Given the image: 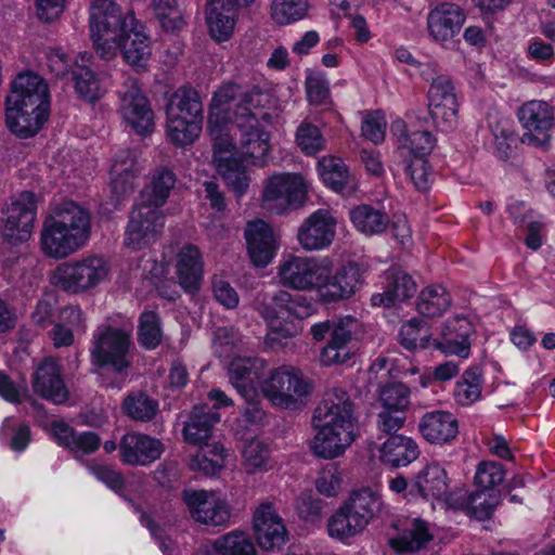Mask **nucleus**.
I'll return each mask as SVG.
<instances>
[{"instance_id":"23","label":"nucleus","mask_w":555,"mask_h":555,"mask_svg":"<svg viewBox=\"0 0 555 555\" xmlns=\"http://www.w3.org/2000/svg\"><path fill=\"white\" fill-rule=\"evenodd\" d=\"M364 283L363 268L353 261L344 263L333 273L332 261L328 259V275L320 291V300L326 304L348 299Z\"/></svg>"},{"instance_id":"22","label":"nucleus","mask_w":555,"mask_h":555,"mask_svg":"<svg viewBox=\"0 0 555 555\" xmlns=\"http://www.w3.org/2000/svg\"><path fill=\"white\" fill-rule=\"evenodd\" d=\"M337 219L326 208L310 214L297 231V242L306 251H318L328 248L336 235Z\"/></svg>"},{"instance_id":"39","label":"nucleus","mask_w":555,"mask_h":555,"mask_svg":"<svg viewBox=\"0 0 555 555\" xmlns=\"http://www.w3.org/2000/svg\"><path fill=\"white\" fill-rule=\"evenodd\" d=\"M379 460L391 466H406L418 457L417 444L402 435L390 436L378 449Z\"/></svg>"},{"instance_id":"32","label":"nucleus","mask_w":555,"mask_h":555,"mask_svg":"<svg viewBox=\"0 0 555 555\" xmlns=\"http://www.w3.org/2000/svg\"><path fill=\"white\" fill-rule=\"evenodd\" d=\"M318 172L324 185L344 196H351L359 189L357 177L349 171L339 157H322L318 162Z\"/></svg>"},{"instance_id":"63","label":"nucleus","mask_w":555,"mask_h":555,"mask_svg":"<svg viewBox=\"0 0 555 555\" xmlns=\"http://www.w3.org/2000/svg\"><path fill=\"white\" fill-rule=\"evenodd\" d=\"M362 135L375 144L382 143L386 133V120L379 112L369 114L361 125Z\"/></svg>"},{"instance_id":"7","label":"nucleus","mask_w":555,"mask_h":555,"mask_svg":"<svg viewBox=\"0 0 555 555\" xmlns=\"http://www.w3.org/2000/svg\"><path fill=\"white\" fill-rule=\"evenodd\" d=\"M382 506V498L376 491L369 488L354 491L328 518V535L346 542L362 533L379 514Z\"/></svg>"},{"instance_id":"59","label":"nucleus","mask_w":555,"mask_h":555,"mask_svg":"<svg viewBox=\"0 0 555 555\" xmlns=\"http://www.w3.org/2000/svg\"><path fill=\"white\" fill-rule=\"evenodd\" d=\"M505 478V470L500 463L492 461L480 462L475 472L474 483L482 490H495Z\"/></svg>"},{"instance_id":"57","label":"nucleus","mask_w":555,"mask_h":555,"mask_svg":"<svg viewBox=\"0 0 555 555\" xmlns=\"http://www.w3.org/2000/svg\"><path fill=\"white\" fill-rule=\"evenodd\" d=\"M212 345L219 358H229L245 346L243 337L233 327H219L215 332Z\"/></svg>"},{"instance_id":"64","label":"nucleus","mask_w":555,"mask_h":555,"mask_svg":"<svg viewBox=\"0 0 555 555\" xmlns=\"http://www.w3.org/2000/svg\"><path fill=\"white\" fill-rule=\"evenodd\" d=\"M296 508L302 519L314 521L321 515L323 501L314 498L311 492H306L296 500Z\"/></svg>"},{"instance_id":"37","label":"nucleus","mask_w":555,"mask_h":555,"mask_svg":"<svg viewBox=\"0 0 555 555\" xmlns=\"http://www.w3.org/2000/svg\"><path fill=\"white\" fill-rule=\"evenodd\" d=\"M237 12L225 5V0H208L206 23L210 37L216 42L228 41L235 28Z\"/></svg>"},{"instance_id":"44","label":"nucleus","mask_w":555,"mask_h":555,"mask_svg":"<svg viewBox=\"0 0 555 555\" xmlns=\"http://www.w3.org/2000/svg\"><path fill=\"white\" fill-rule=\"evenodd\" d=\"M225 456V450L219 442L204 443L192 456L190 468L212 476L224 467Z\"/></svg>"},{"instance_id":"35","label":"nucleus","mask_w":555,"mask_h":555,"mask_svg":"<svg viewBox=\"0 0 555 555\" xmlns=\"http://www.w3.org/2000/svg\"><path fill=\"white\" fill-rule=\"evenodd\" d=\"M384 293L373 294L372 306L392 307L411 298L416 292V284L404 271L393 268L387 272Z\"/></svg>"},{"instance_id":"55","label":"nucleus","mask_w":555,"mask_h":555,"mask_svg":"<svg viewBox=\"0 0 555 555\" xmlns=\"http://www.w3.org/2000/svg\"><path fill=\"white\" fill-rule=\"evenodd\" d=\"M1 436L9 448L17 453L23 452L30 442V429L26 424H16L12 417L4 420Z\"/></svg>"},{"instance_id":"30","label":"nucleus","mask_w":555,"mask_h":555,"mask_svg":"<svg viewBox=\"0 0 555 555\" xmlns=\"http://www.w3.org/2000/svg\"><path fill=\"white\" fill-rule=\"evenodd\" d=\"M499 503L496 490H482L466 492L457 490L449 495L447 505L454 509H461L466 515L482 520L488 518Z\"/></svg>"},{"instance_id":"2","label":"nucleus","mask_w":555,"mask_h":555,"mask_svg":"<svg viewBox=\"0 0 555 555\" xmlns=\"http://www.w3.org/2000/svg\"><path fill=\"white\" fill-rule=\"evenodd\" d=\"M228 372L232 386L251 405L246 416L254 423L263 417L257 405L260 393L276 408L295 410L306 403L312 391L311 383L299 369L287 364L270 369L258 357H234Z\"/></svg>"},{"instance_id":"53","label":"nucleus","mask_w":555,"mask_h":555,"mask_svg":"<svg viewBox=\"0 0 555 555\" xmlns=\"http://www.w3.org/2000/svg\"><path fill=\"white\" fill-rule=\"evenodd\" d=\"M425 322L421 319H411L405 322L399 332L401 345L409 350L434 347L428 331L424 328Z\"/></svg>"},{"instance_id":"14","label":"nucleus","mask_w":555,"mask_h":555,"mask_svg":"<svg viewBox=\"0 0 555 555\" xmlns=\"http://www.w3.org/2000/svg\"><path fill=\"white\" fill-rule=\"evenodd\" d=\"M37 217V198L30 191L10 197L2 210L1 235L10 245L28 242L33 235Z\"/></svg>"},{"instance_id":"24","label":"nucleus","mask_w":555,"mask_h":555,"mask_svg":"<svg viewBox=\"0 0 555 555\" xmlns=\"http://www.w3.org/2000/svg\"><path fill=\"white\" fill-rule=\"evenodd\" d=\"M253 525L258 545L266 551L280 550L287 542V530L271 502H262L254 513Z\"/></svg>"},{"instance_id":"48","label":"nucleus","mask_w":555,"mask_h":555,"mask_svg":"<svg viewBox=\"0 0 555 555\" xmlns=\"http://www.w3.org/2000/svg\"><path fill=\"white\" fill-rule=\"evenodd\" d=\"M488 126L492 137L494 153L502 159L508 158L516 142L513 121L503 117H489Z\"/></svg>"},{"instance_id":"19","label":"nucleus","mask_w":555,"mask_h":555,"mask_svg":"<svg viewBox=\"0 0 555 555\" xmlns=\"http://www.w3.org/2000/svg\"><path fill=\"white\" fill-rule=\"evenodd\" d=\"M165 216L160 210L138 203L130 212L125 245L140 250L154 244L163 233Z\"/></svg>"},{"instance_id":"43","label":"nucleus","mask_w":555,"mask_h":555,"mask_svg":"<svg viewBox=\"0 0 555 555\" xmlns=\"http://www.w3.org/2000/svg\"><path fill=\"white\" fill-rule=\"evenodd\" d=\"M349 217L353 227L366 236L380 234L389 225V217L384 210L365 204L352 208Z\"/></svg>"},{"instance_id":"25","label":"nucleus","mask_w":555,"mask_h":555,"mask_svg":"<svg viewBox=\"0 0 555 555\" xmlns=\"http://www.w3.org/2000/svg\"><path fill=\"white\" fill-rule=\"evenodd\" d=\"M474 333L473 322L464 315L456 314L442 324L440 340L435 338L433 344L446 354L468 358Z\"/></svg>"},{"instance_id":"47","label":"nucleus","mask_w":555,"mask_h":555,"mask_svg":"<svg viewBox=\"0 0 555 555\" xmlns=\"http://www.w3.org/2000/svg\"><path fill=\"white\" fill-rule=\"evenodd\" d=\"M309 10V0H272L269 13L275 25L287 26L306 18Z\"/></svg>"},{"instance_id":"10","label":"nucleus","mask_w":555,"mask_h":555,"mask_svg":"<svg viewBox=\"0 0 555 555\" xmlns=\"http://www.w3.org/2000/svg\"><path fill=\"white\" fill-rule=\"evenodd\" d=\"M328 275V258L283 255L276 266V279L283 287L298 292H317Z\"/></svg>"},{"instance_id":"17","label":"nucleus","mask_w":555,"mask_h":555,"mask_svg":"<svg viewBox=\"0 0 555 555\" xmlns=\"http://www.w3.org/2000/svg\"><path fill=\"white\" fill-rule=\"evenodd\" d=\"M430 117L442 132H449L459 124L460 102L452 80L444 75L435 77L427 92Z\"/></svg>"},{"instance_id":"27","label":"nucleus","mask_w":555,"mask_h":555,"mask_svg":"<svg viewBox=\"0 0 555 555\" xmlns=\"http://www.w3.org/2000/svg\"><path fill=\"white\" fill-rule=\"evenodd\" d=\"M142 166L134 151L121 150L115 154L109 168V185L117 199L133 192Z\"/></svg>"},{"instance_id":"46","label":"nucleus","mask_w":555,"mask_h":555,"mask_svg":"<svg viewBox=\"0 0 555 555\" xmlns=\"http://www.w3.org/2000/svg\"><path fill=\"white\" fill-rule=\"evenodd\" d=\"M451 296L441 285H429L421 291L417 297L416 309L427 318H438L451 307Z\"/></svg>"},{"instance_id":"12","label":"nucleus","mask_w":555,"mask_h":555,"mask_svg":"<svg viewBox=\"0 0 555 555\" xmlns=\"http://www.w3.org/2000/svg\"><path fill=\"white\" fill-rule=\"evenodd\" d=\"M132 326L122 324H102L93 332L90 354L92 363L109 366L121 373L130 365Z\"/></svg>"},{"instance_id":"16","label":"nucleus","mask_w":555,"mask_h":555,"mask_svg":"<svg viewBox=\"0 0 555 555\" xmlns=\"http://www.w3.org/2000/svg\"><path fill=\"white\" fill-rule=\"evenodd\" d=\"M466 21L464 9L454 2H440L433 7L426 18L428 36L446 50L457 49L459 35Z\"/></svg>"},{"instance_id":"28","label":"nucleus","mask_w":555,"mask_h":555,"mask_svg":"<svg viewBox=\"0 0 555 555\" xmlns=\"http://www.w3.org/2000/svg\"><path fill=\"white\" fill-rule=\"evenodd\" d=\"M245 240L249 259L255 267L264 268L275 257L278 244L267 222L262 220L249 222L245 229Z\"/></svg>"},{"instance_id":"26","label":"nucleus","mask_w":555,"mask_h":555,"mask_svg":"<svg viewBox=\"0 0 555 555\" xmlns=\"http://www.w3.org/2000/svg\"><path fill=\"white\" fill-rule=\"evenodd\" d=\"M390 131L397 140V153L402 158H428L436 146V138L428 130L415 129L398 118Z\"/></svg>"},{"instance_id":"58","label":"nucleus","mask_w":555,"mask_h":555,"mask_svg":"<svg viewBox=\"0 0 555 555\" xmlns=\"http://www.w3.org/2000/svg\"><path fill=\"white\" fill-rule=\"evenodd\" d=\"M139 341L146 349H155L162 340V328L157 313L145 311L140 317Z\"/></svg>"},{"instance_id":"31","label":"nucleus","mask_w":555,"mask_h":555,"mask_svg":"<svg viewBox=\"0 0 555 555\" xmlns=\"http://www.w3.org/2000/svg\"><path fill=\"white\" fill-rule=\"evenodd\" d=\"M163 443L150 436L130 433L120 441L121 460L130 465H147L160 457Z\"/></svg>"},{"instance_id":"33","label":"nucleus","mask_w":555,"mask_h":555,"mask_svg":"<svg viewBox=\"0 0 555 555\" xmlns=\"http://www.w3.org/2000/svg\"><path fill=\"white\" fill-rule=\"evenodd\" d=\"M92 59L90 52H81L75 59L72 68L75 92L81 100L89 103L100 100L106 91L98 75L90 67Z\"/></svg>"},{"instance_id":"36","label":"nucleus","mask_w":555,"mask_h":555,"mask_svg":"<svg viewBox=\"0 0 555 555\" xmlns=\"http://www.w3.org/2000/svg\"><path fill=\"white\" fill-rule=\"evenodd\" d=\"M418 429L424 439L430 443H448L457 436L459 424L453 414L434 411L423 415Z\"/></svg>"},{"instance_id":"61","label":"nucleus","mask_w":555,"mask_h":555,"mask_svg":"<svg viewBox=\"0 0 555 555\" xmlns=\"http://www.w3.org/2000/svg\"><path fill=\"white\" fill-rule=\"evenodd\" d=\"M382 408L406 411L410 404V390L401 383L388 384L379 392Z\"/></svg>"},{"instance_id":"8","label":"nucleus","mask_w":555,"mask_h":555,"mask_svg":"<svg viewBox=\"0 0 555 555\" xmlns=\"http://www.w3.org/2000/svg\"><path fill=\"white\" fill-rule=\"evenodd\" d=\"M111 274V261L103 255L91 254L56 266L50 283L65 293L81 295L108 281Z\"/></svg>"},{"instance_id":"11","label":"nucleus","mask_w":555,"mask_h":555,"mask_svg":"<svg viewBox=\"0 0 555 555\" xmlns=\"http://www.w3.org/2000/svg\"><path fill=\"white\" fill-rule=\"evenodd\" d=\"M258 311L270 327L267 343L273 344L278 340V336L288 338L295 335L296 330L289 324V319L309 317L313 311V306L304 296L279 291L273 295L270 304H260Z\"/></svg>"},{"instance_id":"20","label":"nucleus","mask_w":555,"mask_h":555,"mask_svg":"<svg viewBox=\"0 0 555 555\" xmlns=\"http://www.w3.org/2000/svg\"><path fill=\"white\" fill-rule=\"evenodd\" d=\"M360 323L352 317H344L334 321L328 343L320 353L323 365L343 364L350 360L357 350Z\"/></svg>"},{"instance_id":"54","label":"nucleus","mask_w":555,"mask_h":555,"mask_svg":"<svg viewBox=\"0 0 555 555\" xmlns=\"http://www.w3.org/2000/svg\"><path fill=\"white\" fill-rule=\"evenodd\" d=\"M305 85L310 104L317 106H328L331 104L330 81L324 73L309 72Z\"/></svg>"},{"instance_id":"38","label":"nucleus","mask_w":555,"mask_h":555,"mask_svg":"<svg viewBox=\"0 0 555 555\" xmlns=\"http://www.w3.org/2000/svg\"><path fill=\"white\" fill-rule=\"evenodd\" d=\"M413 486L425 499L444 500L449 498V478L444 467L433 462L421 469L414 478Z\"/></svg>"},{"instance_id":"62","label":"nucleus","mask_w":555,"mask_h":555,"mask_svg":"<svg viewBox=\"0 0 555 555\" xmlns=\"http://www.w3.org/2000/svg\"><path fill=\"white\" fill-rule=\"evenodd\" d=\"M315 488L319 493L332 498L336 496L341 488V473L336 464L324 466L315 479Z\"/></svg>"},{"instance_id":"52","label":"nucleus","mask_w":555,"mask_h":555,"mask_svg":"<svg viewBox=\"0 0 555 555\" xmlns=\"http://www.w3.org/2000/svg\"><path fill=\"white\" fill-rule=\"evenodd\" d=\"M430 539L431 534L427 525L420 519H415L409 530L390 540V545L397 552H414L422 548Z\"/></svg>"},{"instance_id":"29","label":"nucleus","mask_w":555,"mask_h":555,"mask_svg":"<svg viewBox=\"0 0 555 555\" xmlns=\"http://www.w3.org/2000/svg\"><path fill=\"white\" fill-rule=\"evenodd\" d=\"M176 275L179 286L189 294L199 291L204 278V259L196 245L185 244L176 254Z\"/></svg>"},{"instance_id":"34","label":"nucleus","mask_w":555,"mask_h":555,"mask_svg":"<svg viewBox=\"0 0 555 555\" xmlns=\"http://www.w3.org/2000/svg\"><path fill=\"white\" fill-rule=\"evenodd\" d=\"M33 387L38 395L56 404L65 402L68 397L60 369L50 359L44 360L37 367L34 374Z\"/></svg>"},{"instance_id":"41","label":"nucleus","mask_w":555,"mask_h":555,"mask_svg":"<svg viewBox=\"0 0 555 555\" xmlns=\"http://www.w3.org/2000/svg\"><path fill=\"white\" fill-rule=\"evenodd\" d=\"M176 184V176L167 168L156 169L150 183L141 191L139 203L159 210Z\"/></svg>"},{"instance_id":"21","label":"nucleus","mask_w":555,"mask_h":555,"mask_svg":"<svg viewBox=\"0 0 555 555\" xmlns=\"http://www.w3.org/2000/svg\"><path fill=\"white\" fill-rule=\"evenodd\" d=\"M182 500L191 517L206 526H223L230 519V507L227 500L216 492L205 490H184Z\"/></svg>"},{"instance_id":"13","label":"nucleus","mask_w":555,"mask_h":555,"mask_svg":"<svg viewBox=\"0 0 555 555\" xmlns=\"http://www.w3.org/2000/svg\"><path fill=\"white\" fill-rule=\"evenodd\" d=\"M309 183L297 172H275L268 177L261 193V207L276 215L286 214L304 205Z\"/></svg>"},{"instance_id":"56","label":"nucleus","mask_w":555,"mask_h":555,"mask_svg":"<svg viewBox=\"0 0 555 555\" xmlns=\"http://www.w3.org/2000/svg\"><path fill=\"white\" fill-rule=\"evenodd\" d=\"M124 410L131 418L145 422L156 415L158 403L144 393H135L125 400Z\"/></svg>"},{"instance_id":"60","label":"nucleus","mask_w":555,"mask_h":555,"mask_svg":"<svg viewBox=\"0 0 555 555\" xmlns=\"http://www.w3.org/2000/svg\"><path fill=\"white\" fill-rule=\"evenodd\" d=\"M296 142L308 156H313L325 146V141L319 128L309 122H302L296 133Z\"/></svg>"},{"instance_id":"45","label":"nucleus","mask_w":555,"mask_h":555,"mask_svg":"<svg viewBox=\"0 0 555 555\" xmlns=\"http://www.w3.org/2000/svg\"><path fill=\"white\" fill-rule=\"evenodd\" d=\"M483 378L481 369L473 366L464 371L453 389L454 401L468 406L481 399Z\"/></svg>"},{"instance_id":"6","label":"nucleus","mask_w":555,"mask_h":555,"mask_svg":"<svg viewBox=\"0 0 555 555\" xmlns=\"http://www.w3.org/2000/svg\"><path fill=\"white\" fill-rule=\"evenodd\" d=\"M91 235V219L87 209L73 201L56 205L42 223L39 245L50 259L61 260L82 249Z\"/></svg>"},{"instance_id":"42","label":"nucleus","mask_w":555,"mask_h":555,"mask_svg":"<svg viewBox=\"0 0 555 555\" xmlns=\"http://www.w3.org/2000/svg\"><path fill=\"white\" fill-rule=\"evenodd\" d=\"M270 447L259 440L247 441L242 449V467L247 475H262L275 467Z\"/></svg>"},{"instance_id":"4","label":"nucleus","mask_w":555,"mask_h":555,"mask_svg":"<svg viewBox=\"0 0 555 555\" xmlns=\"http://www.w3.org/2000/svg\"><path fill=\"white\" fill-rule=\"evenodd\" d=\"M313 437L309 447L312 454L323 460H335L345 454L358 436L354 405L343 388L328 389L313 411Z\"/></svg>"},{"instance_id":"3","label":"nucleus","mask_w":555,"mask_h":555,"mask_svg":"<svg viewBox=\"0 0 555 555\" xmlns=\"http://www.w3.org/2000/svg\"><path fill=\"white\" fill-rule=\"evenodd\" d=\"M89 28L99 57L111 61L120 53L135 72L147 70L153 39L132 11H122L114 0H90Z\"/></svg>"},{"instance_id":"1","label":"nucleus","mask_w":555,"mask_h":555,"mask_svg":"<svg viewBox=\"0 0 555 555\" xmlns=\"http://www.w3.org/2000/svg\"><path fill=\"white\" fill-rule=\"evenodd\" d=\"M280 119L279 100L267 86H256L241 94L236 83L228 82L214 93L208 116L212 165L237 197L250 184L243 163L260 168L269 164V128Z\"/></svg>"},{"instance_id":"15","label":"nucleus","mask_w":555,"mask_h":555,"mask_svg":"<svg viewBox=\"0 0 555 555\" xmlns=\"http://www.w3.org/2000/svg\"><path fill=\"white\" fill-rule=\"evenodd\" d=\"M117 95L118 114L125 126L138 135L151 134L155 128V116L139 80L128 77L117 91Z\"/></svg>"},{"instance_id":"49","label":"nucleus","mask_w":555,"mask_h":555,"mask_svg":"<svg viewBox=\"0 0 555 555\" xmlns=\"http://www.w3.org/2000/svg\"><path fill=\"white\" fill-rule=\"evenodd\" d=\"M212 550L218 555H257L249 537L240 530L216 539L212 542Z\"/></svg>"},{"instance_id":"50","label":"nucleus","mask_w":555,"mask_h":555,"mask_svg":"<svg viewBox=\"0 0 555 555\" xmlns=\"http://www.w3.org/2000/svg\"><path fill=\"white\" fill-rule=\"evenodd\" d=\"M162 28L167 33L180 30L184 26L183 9L180 0H151Z\"/></svg>"},{"instance_id":"40","label":"nucleus","mask_w":555,"mask_h":555,"mask_svg":"<svg viewBox=\"0 0 555 555\" xmlns=\"http://www.w3.org/2000/svg\"><path fill=\"white\" fill-rule=\"evenodd\" d=\"M219 421L220 415L217 411L207 405L195 406L183 428L185 441L198 446L207 443L212 426Z\"/></svg>"},{"instance_id":"5","label":"nucleus","mask_w":555,"mask_h":555,"mask_svg":"<svg viewBox=\"0 0 555 555\" xmlns=\"http://www.w3.org/2000/svg\"><path fill=\"white\" fill-rule=\"evenodd\" d=\"M5 121L20 138L38 133L50 114V91L46 80L31 72L18 74L5 101Z\"/></svg>"},{"instance_id":"18","label":"nucleus","mask_w":555,"mask_h":555,"mask_svg":"<svg viewBox=\"0 0 555 555\" xmlns=\"http://www.w3.org/2000/svg\"><path fill=\"white\" fill-rule=\"evenodd\" d=\"M517 117L526 130L522 141L538 147L546 149L555 128V108L543 100L525 102L517 111Z\"/></svg>"},{"instance_id":"51","label":"nucleus","mask_w":555,"mask_h":555,"mask_svg":"<svg viewBox=\"0 0 555 555\" xmlns=\"http://www.w3.org/2000/svg\"><path fill=\"white\" fill-rule=\"evenodd\" d=\"M406 179L418 192L427 191L433 183V169L428 158H402L400 160Z\"/></svg>"},{"instance_id":"9","label":"nucleus","mask_w":555,"mask_h":555,"mask_svg":"<svg viewBox=\"0 0 555 555\" xmlns=\"http://www.w3.org/2000/svg\"><path fill=\"white\" fill-rule=\"evenodd\" d=\"M166 115L169 140L180 146L194 143L203 122V105L198 92L192 88H179L169 100Z\"/></svg>"}]
</instances>
